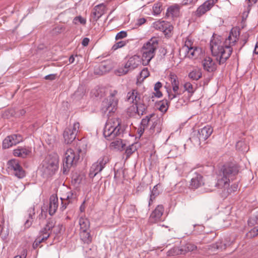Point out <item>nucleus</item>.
Wrapping results in <instances>:
<instances>
[{
	"label": "nucleus",
	"instance_id": "nucleus-12",
	"mask_svg": "<svg viewBox=\"0 0 258 258\" xmlns=\"http://www.w3.org/2000/svg\"><path fill=\"white\" fill-rule=\"evenodd\" d=\"M9 167L14 171V175L19 178H22L25 176V172L19 162L15 159L8 162Z\"/></svg>",
	"mask_w": 258,
	"mask_h": 258
},
{
	"label": "nucleus",
	"instance_id": "nucleus-19",
	"mask_svg": "<svg viewBox=\"0 0 258 258\" xmlns=\"http://www.w3.org/2000/svg\"><path fill=\"white\" fill-rule=\"evenodd\" d=\"M58 206V200L56 195H52L49 198L48 212L50 215H53Z\"/></svg>",
	"mask_w": 258,
	"mask_h": 258
},
{
	"label": "nucleus",
	"instance_id": "nucleus-45",
	"mask_svg": "<svg viewBox=\"0 0 258 258\" xmlns=\"http://www.w3.org/2000/svg\"><path fill=\"white\" fill-rule=\"evenodd\" d=\"M73 22L75 25L80 24L85 25L86 24V19L81 16H79L74 18Z\"/></svg>",
	"mask_w": 258,
	"mask_h": 258
},
{
	"label": "nucleus",
	"instance_id": "nucleus-44",
	"mask_svg": "<svg viewBox=\"0 0 258 258\" xmlns=\"http://www.w3.org/2000/svg\"><path fill=\"white\" fill-rule=\"evenodd\" d=\"M109 161V158L107 155H104L101 157L96 162L100 165L101 167L103 169L106 164Z\"/></svg>",
	"mask_w": 258,
	"mask_h": 258
},
{
	"label": "nucleus",
	"instance_id": "nucleus-42",
	"mask_svg": "<svg viewBox=\"0 0 258 258\" xmlns=\"http://www.w3.org/2000/svg\"><path fill=\"white\" fill-rule=\"evenodd\" d=\"M162 10V4L161 2L155 3L153 7V14L154 15L160 14Z\"/></svg>",
	"mask_w": 258,
	"mask_h": 258
},
{
	"label": "nucleus",
	"instance_id": "nucleus-25",
	"mask_svg": "<svg viewBox=\"0 0 258 258\" xmlns=\"http://www.w3.org/2000/svg\"><path fill=\"white\" fill-rule=\"evenodd\" d=\"M55 222L54 219L50 218L47 220V223L45 225L46 229L49 230H52L54 229V231L57 234L60 232L62 228V225L59 224L57 226H55Z\"/></svg>",
	"mask_w": 258,
	"mask_h": 258
},
{
	"label": "nucleus",
	"instance_id": "nucleus-8",
	"mask_svg": "<svg viewBox=\"0 0 258 258\" xmlns=\"http://www.w3.org/2000/svg\"><path fill=\"white\" fill-rule=\"evenodd\" d=\"M230 180V179L227 178L225 176L220 174L218 177L217 181L216 182H214L209 185L207 191H213L215 190L216 187L222 189L223 191L229 186Z\"/></svg>",
	"mask_w": 258,
	"mask_h": 258
},
{
	"label": "nucleus",
	"instance_id": "nucleus-21",
	"mask_svg": "<svg viewBox=\"0 0 258 258\" xmlns=\"http://www.w3.org/2000/svg\"><path fill=\"white\" fill-rule=\"evenodd\" d=\"M31 153V148L18 147L13 151V154L16 157L23 158H26Z\"/></svg>",
	"mask_w": 258,
	"mask_h": 258
},
{
	"label": "nucleus",
	"instance_id": "nucleus-17",
	"mask_svg": "<svg viewBox=\"0 0 258 258\" xmlns=\"http://www.w3.org/2000/svg\"><path fill=\"white\" fill-rule=\"evenodd\" d=\"M213 129L210 125H206L198 131V137L200 142L205 141L212 134Z\"/></svg>",
	"mask_w": 258,
	"mask_h": 258
},
{
	"label": "nucleus",
	"instance_id": "nucleus-4",
	"mask_svg": "<svg viewBox=\"0 0 258 258\" xmlns=\"http://www.w3.org/2000/svg\"><path fill=\"white\" fill-rule=\"evenodd\" d=\"M158 44L159 40L156 37L151 38L144 44L142 48V61L144 66L148 65L154 57Z\"/></svg>",
	"mask_w": 258,
	"mask_h": 258
},
{
	"label": "nucleus",
	"instance_id": "nucleus-10",
	"mask_svg": "<svg viewBox=\"0 0 258 258\" xmlns=\"http://www.w3.org/2000/svg\"><path fill=\"white\" fill-rule=\"evenodd\" d=\"M117 103L118 100H112L108 97L105 99L101 103L102 113L105 114L107 111H108V113L114 112L116 109Z\"/></svg>",
	"mask_w": 258,
	"mask_h": 258
},
{
	"label": "nucleus",
	"instance_id": "nucleus-49",
	"mask_svg": "<svg viewBox=\"0 0 258 258\" xmlns=\"http://www.w3.org/2000/svg\"><path fill=\"white\" fill-rule=\"evenodd\" d=\"M184 88L185 90L191 94H192L195 92L192 85L189 82L185 83L184 85Z\"/></svg>",
	"mask_w": 258,
	"mask_h": 258
},
{
	"label": "nucleus",
	"instance_id": "nucleus-63",
	"mask_svg": "<svg viewBox=\"0 0 258 258\" xmlns=\"http://www.w3.org/2000/svg\"><path fill=\"white\" fill-rule=\"evenodd\" d=\"M56 78V75L55 74H50L44 77V79L46 80H54Z\"/></svg>",
	"mask_w": 258,
	"mask_h": 258
},
{
	"label": "nucleus",
	"instance_id": "nucleus-38",
	"mask_svg": "<svg viewBox=\"0 0 258 258\" xmlns=\"http://www.w3.org/2000/svg\"><path fill=\"white\" fill-rule=\"evenodd\" d=\"M150 130L153 133H159L161 131L160 120L159 119H156L150 127Z\"/></svg>",
	"mask_w": 258,
	"mask_h": 258
},
{
	"label": "nucleus",
	"instance_id": "nucleus-15",
	"mask_svg": "<svg viewBox=\"0 0 258 258\" xmlns=\"http://www.w3.org/2000/svg\"><path fill=\"white\" fill-rule=\"evenodd\" d=\"M153 27L156 30L162 31L165 35L169 34L173 28L170 23L164 21H156L153 23Z\"/></svg>",
	"mask_w": 258,
	"mask_h": 258
},
{
	"label": "nucleus",
	"instance_id": "nucleus-35",
	"mask_svg": "<svg viewBox=\"0 0 258 258\" xmlns=\"http://www.w3.org/2000/svg\"><path fill=\"white\" fill-rule=\"evenodd\" d=\"M237 188L238 184L237 183L232 184L230 187L229 186L227 188L224 189V190L222 192V197H227L232 192L236 191Z\"/></svg>",
	"mask_w": 258,
	"mask_h": 258
},
{
	"label": "nucleus",
	"instance_id": "nucleus-18",
	"mask_svg": "<svg viewBox=\"0 0 258 258\" xmlns=\"http://www.w3.org/2000/svg\"><path fill=\"white\" fill-rule=\"evenodd\" d=\"M202 66L204 70L210 73L215 72L217 68L216 62L209 56L205 57L202 61Z\"/></svg>",
	"mask_w": 258,
	"mask_h": 258
},
{
	"label": "nucleus",
	"instance_id": "nucleus-58",
	"mask_svg": "<svg viewBox=\"0 0 258 258\" xmlns=\"http://www.w3.org/2000/svg\"><path fill=\"white\" fill-rule=\"evenodd\" d=\"M60 200L61 201V206L60 207V209L61 211H63L65 210L67 207V206L69 205L70 202H69L68 201H67L66 199H63L62 198H60Z\"/></svg>",
	"mask_w": 258,
	"mask_h": 258
},
{
	"label": "nucleus",
	"instance_id": "nucleus-62",
	"mask_svg": "<svg viewBox=\"0 0 258 258\" xmlns=\"http://www.w3.org/2000/svg\"><path fill=\"white\" fill-rule=\"evenodd\" d=\"M146 22V20L144 18H139L137 20V22L136 23V25L140 26L143 24H144Z\"/></svg>",
	"mask_w": 258,
	"mask_h": 258
},
{
	"label": "nucleus",
	"instance_id": "nucleus-40",
	"mask_svg": "<svg viewBox=\"0 0 258 258\" xmlns=\"http://www.w3.org/2000/svg\"><path fill=\"white\" fill-rule=\"evenodd\" d=\"M137 213V210L135 205H131L127 208L126 216L128 218L134 217Z\"/></svg>",
	"mask_w": 258,
	"mask_h": 258
},
{
	"label": "nucleus",
	"instance_id": "nucleus-48",
	"mask_svg": "<svg viewBox=\"0 0 258 258\" xmlns=\"http://www.w3.org/2000/svg\"><path fill=\"white\" fill-rule=\"evenodd\" d=\"M169 254H172L173 255H179L184 254L183 249L179 248L178 247H174L172 249L169 251Z\"/></svg>",
	"mask_w": 258,
	"mask_h": 258
},
{
	"label": "nucleus",
	"instance_id": "nucleus-53",
	"mask_svg": "<svg viewBox=\"0 0 258 258\" xmlns=\"http://www.w3.org/2000/svg\"><path fill=\"white\" fill-rule=\"evenodd\" d=\"M126 44V41H120L119 42H117L115 44H114L112 46V49L114 50H115L117 49L118 48L122 47L123 46H125Z\"/></svg>",
	"mask_w": 258,
	"mask_h": 258
},
{
	"label": "nucleus",
	"instance_id": "nucleus-24",
	"mask_svg": "<svg viewBox=\"0 0 258 258\" xmlns=\"http://www.w3.org/2000/svg\"><path fill=\"white\" fill-rule=\"evenodd\" d=\"M229 245H230L229 242L227 243L221 240H219L215 243L210 245L209 249H211L212 251H214L215 250L222 251L226 249L227 247Z\"/></svg>",
	"mask_w": 258,
	"mask_h": 258
},
{
	"label": "nucleus",
	"instance_id": "nucleus-43",
	"mask_svg": "<svg viewBox=\"0 0 258 258\" xmlns=\"http://www.w3.org/2000/svg\"><path fill=\"white\" fill-rule=\"evenodd\" d=\"M167 92L168 93V100L170 101L181 95V93L178 92V90H177L175 92H173V89L171 90L170 89L167 90Z\"/></svg>",
	"mask_w": 258,
	"mask_h": 258
},
{
	"label": "nucleus",
	"instance_id": "nucleus-31",
	"mask_svg": "<svg viewBox=\"0 0 258 258\" xmlns=\"http://www.w3.org/2000/svg\"><path fill=\"white\" fill-rule=\"evenodd\" d=\"M186 53L185 56L189 58H193L197 57L199 53V49L197 47H192L190 48H187L186 50L184 51Z\"/></svg>",
	"mask_w": 258,
	"mask_h": 258
},
{
	"label": "nucleus",
	"instance_id": "nucleus-34",
	"mask_svg": "<svg viewBox=\"0 0 258 258\" xmlns=\"http://www.w3.org/2000/svg\"><path fill=\"white\" fill-rule=\"evenodd\" d=\"M154 116V114H151L149 116H146L145 118L142 119V121L141 122V130L140 131V133H141V135H142L145 128L147 127L149 122L150 120V118Z\"/></svg>",
	"mask_w": 258,
	"mask_h": 258
},
{
	"label": "nucleus",
	"instance_id": "nucleus-32",
	"mask_svg": "<svg viewBox=\"0 0 258 258\" xmlns=\"http://www.w3.org/2000/svg\"><path fill=\"white\" fill-rule=\"evenodd\" d=\"M138 143H134L126 147L125 151L126 158H128L131 155L138 149Z\"/></svg>",
	"mask_w": 258,
	"mask_h": 258
},
{
	"label": "nucleus",
	"instance_id": "nucleus-37",
	"mask_svg": "<svg viewBox=\"0 0 258 258\" xmlns=\"http://www.w3.org/2000/svg\"><path fill=\"white\" fill-rule=\"evenodd\" d=\"M28 212H29V214H28L29 219H27L25 223V227L27 228H28L29 227H30V226L31 225V224L32 223L33 216L35 214L34 208H30L28 210Z\"/></svg>",
	"mask_w": 258,
	"mask_h": 258
},
{
	"label": "nucleus",
	"instance_id": "nucleus-52",
	"mask_svg": "<svg viewBox=\"0 0 258 258\" xmlns=\"http://www.w3.org/2000/svg\"><path fill=\"white\" fill-rule=\"evenodd\" d=\"M94 74L97 75L101 76L105 74V71L100 68V65L95 67L94 71Z\"/></svg>",
	"mask_w": 258,
	"mask_h": 258
},
{
	"label": "nucleus",
	"instance_id": "nucleus-11",
	"mask_svg": "<svg viewBox=\"0 0 258 258\" xmlns=\"http://www.w3.org/2000/svg\"><path fill=\"white\" fill-rule=\"evenodd\" d=\"M164 211V208L163 205H158L155 209L151 213L148 220L149 223L151 224H153L161 221Z\"/></svg>",
	"mask_w": 258,
	"mask_h": 258
},
{
	"label": "nucleus",
	"instance_id": "nucleus-13",
	"mask_svg": "<svg viewBox=\"0 0 258 258\" xmlns=\"http://www.w3.org/2000/svg\"><path fill=\"white\" fill-rule=\"evenodd\" d=\"M22 141V137L20 135H12L7 137L4 139L3 142V148L8 149L16 145Z\"/></svg>",
	"mask_w": 258,
	"mask_h": 258
},
{
	"label": "nucleus",
	"instance_id": "nucleus-46",
	"mask_svg": "<svg viewBox=\"0 0 258 258\" xmlns=\"http://www.w3.org/2000/svg\"><path fill=\"white\" fill-rule=\"evenodd\" d=\"M258 235V227H255L250 230L247 234L246 237L248 238H252Z\"/></svg>",
	"mask_w": 258,
	"mask_h": 258
},
{
	"label": "nucleus",
	"instance_id": "nucleus-6",
	"mask_svg": "<svg viewBox=\"0 0 258 258\" xmlns=\"http://www.w3.org/2000/svg\"><path fill=\"white\" fill-rule=\"evenodd\" d=\"M80 123L78 121L74 122L72 126L65 129L63 132V136L64 142L69 144L76 139V136L79 131Z\"/></svg>",
	"mask_w": 258,
	"mask_h": 258
},
{
	"label": "nucleus",
	"instance_id": "nucleus-28",
	"mask_svg": "<svg viewBox=\"0 0 258 258\" xmlns=\"http://www.w3.org/2000/svg\"><path fill=\"white\" fill-rule=\"evenodd\" d=\"M80 235L81 239L85 243H89L92 240V237L91 236L88 230L80 231Z\"/></svg>",
	"mask_w": 258,
	"mask_h": 258
},
{
	"label": "nucleus",
	"instance_id": "nucleus-3",
	"mask_svg": "<svg viewBox=\"0 0 258 258\" xmlns=\"http://www.w3.org/2000/svg\"><path fill=\"white\" fill-rule=\"evenodd\" d=\"M59 157L56 154L47 156L42 163L41 171L43 176L47 178L53 175L58 168Z\"/></svg>",
	"mask_w": 258,
	"mask_h": 258
},
{
	"label": "nucleus",
	"instance_id": "nucleus-27",
	"mask_svg": "<svg viewBox=\"0 0 258 258\" xmlns=\"http://www.w3.org/2000/svg\"><path fill=\"white\" fill-rule=\"evenodd\" d=\"M169 80L171 82L173 91L175 92L179 90V82L178 77L174 74H170L169 75Z\"/></svg>",
	"mask_w": 258,
	"mask_h": 258
},
{
	"label": "nucleus",
	"instance_id": "nucleus-23",
	"mask_svg": "<svg viewBox=\"0 0 258 258\" xmlns=\"http://www.w3.org/2000/svg\"><path fill=\"white\" fill-rule=\"evenodd\" d=\"M140 99L141 95L136 90H133L132 91L129 92L127 94V101L134 103V105L138 101H140Z\"/></svg>",
	"mask_w": 258,
	"mask_h": 258
},
{
	"label": "nucleus",
	"instance_id": "nucleus-51",
	"mask_svg": "<svg viewBox=\"0 0 258 258\" xmlns=\"http://www.w3.org/2000/svg\"><path fill=\"white\" fill-rule=\"evenodd\" d=\"M94 74L97 75L101 76L105 74V71L100 68V65L95 67L94 71Z\"/></svg>",
	"mask_w": 258,
	"mask_h": 258
},
{
	"label": "nucleus",
	"instance_id": "nucleus-30",
	"mask_svg": "<svg viewBox=\"0 0 258 258\" xmlns=\"http://www.w3.org/2000/svg\"><path fill=\"white\" fill-rule=\"evenodd\" d=\"M79 222L80 226V231L89 230L90 228V221L87 218L81 217L79 219Z\"/></svg>",
	"mask_w": 258,
	"mask_h": 258
},
{
	"label": "nucleus",
	"instance_id": "nucleus-50",
	"mask_svg": "<svg viewBox=\"0 0 258 258\" xmlns=\"http://www.w3.org/2000/svg\"><path fill=\"white\" fill-rule=\"evenodd\" d=\"M76 194L73 192H70L68 193V195L66 198V200L68 201L70 203H72L76 200Z\"/></svg>",
	"mask_w": 258,
	"mask_h": 258
},
{
	"label": "nucleus",
	"instance_id": "nucleus-60",
	"mask_svg": "<svg viewBox=\"0 0 258 258\" xmlns=\"http://www.w3.org/2000/svg\"><path fill=\"white\" fill-rule=\"evenodd\" d=\"M257 2V0H248L247 3V9L248 13L250 11L251 8L253 6V5H255Z\"/></svg>",
	"mask_w": 258,
	"mask_h": 258
},
{
	"label": "nucleus",
	"instance_id": "nucleus-41",
	"mask_svg": "<svg viewBox=\"0 0 258 258\" xmlns=\"http://www.w3.org/2000/svg\"><path fill=\"white\" fill-rule=\"evenodd\" d=\"M97 249L95 247L88 248L86 250V256L88 258H95L97 256Z\"/></svg>",
	"mask_w": 258,
	"mask_h": 258
},
{
	"label": "nucleus",
	"instance_id": "nucleus-9",
	"mask_svg": "<svg viewBox=\"0 0 258 258\" xmlns=\"http://www.w3.org/2000/svg\"><path fill=\"white\" fill-rule=\"evenodd\" d=\"M141 60L139 56L135 55L128 59L123 68H119L118 69V72L122 75H125L130 70H132L137 68Z\"/></svg>",
	"mask_w": 258,
	"mask_h": 258
},
{
	"label": "nucleus",
	"instance_id": "nucleus-16",
	"mask_svg": "<svg viewBox=\"0 0 258 258\" xmlns=\"http://www.w3.org/2000/svg\"><path fill=\"white\" fill-rule=\"evenodd\" d=\"M205 184L204 177L200 173H196L191 179L189 188L191 189H196Z\"/></svg>",
	"mask_w": 258,
	"mask_h": 258
},
{
	"label": "nucleus",
	"instance_id": "nucleus-26",
	"mask_svg": "<svg viewBox=\"0 0 258 258\" xmlns=\"http://www.w3.org/2000/svg\"><path fill=\"white\" fill-rule=\"evenodd\" d=\"M179 8L177 5L171 6L169 7L166 13V17L172 18L178 17L179 16Z\"/></svg>",
	"mask_w": 258,
	"mask_h": 258
},
{
	"label": "nucleus",
	"instance_id": "nucleus-39",
	"mask_svg": "<svg viewBox=\"0 0 258 258\" xmlns=\"http://www.w3.org/2000/svg\"><path fill=\"white\" fill-rule=\"evenodd\" d=\"M162 86V84L160 82H158L155 84L154 89L156 92L153 93L151 96V98H153L154 96L158 98H160L162 96V92L159 90Z\"/></svg>",
	"mask_w": 258,
	"mask_h": 258
},
{
	"label": "nucleus",
	"instance_id": "nucleus-29",
	"mask_svg": "<svg viewBox=\"0 0 258 258\" xmlns=\"http://www.w3.org/2000/svg\"><path fill=\"white\" fill-rule=\"evenodd\" d=\"M202 76V71L200 69H196L188 74V77L192 80L197 81Z\"/></svg>",
	"mask_w": 258,
	"mask_h": 258
},
{
	"label": "nucleus",
	"instance_id": "nucleus-14",
	"mask_svg": "<svg viewBox=\"0 0 258 258\" xmlns=\"http://www.w3.org/2000/svg\"><path fill=\"white\" fill-rule=\"evenodd\" d=\"M218 0H207L201 5L195 12V15L200 17L207 12L209 11L214 5Z\"/></svg>",
	"mask_w": 258,
	"mask_h": 258
},
{
	"label": "nucleus",
	"instance_id": "nucleus-2",
	"mask_svg": "<svg viewBox=\"0 0 258 258\" xmlns=\"http://www.w3.org/2000/svg\"><path fill=\"white\" fill-rule=\"evenodd\" d=\"M124 130L119 118H112L107 120L104 128L103 135L107 140H112L122 134Z\"/></svg>",
	"mask_w": 258,
	"mask_h": 258
},
{
	"label": "nucleus",
	"instance_id": "nucleus-61",
	"mask_svg": "<svg viewBox=\"0 0 258 258\" xmlns=\"http://www.w3.org/2000/svg\"><path fill=\"white\" fill-rule=\"evenodd\" d=\"M42 242L40 239V237L37 238L33 244V247L34 249H36L39 245V244Z\"/></svg>",
	"mask_w": 258,
	"mask_h": 258
},
{
	"label": "nucleus",
	"instance_id": "nucleus-1",
	"mask_svg": "<svg viewBox=\"0 0 258 258\" xmlns=\"http://www.w3.org/2000/svg\"><path fill=\"white\" fill-rule=\"evenodd\" d=\"M239 31L231 30L228 38L224 42H222L218 38H214L210 42V49L212 55L219 65L226 62L230 57L233 51L232 46L234 45L238 39Z\"/></svg>",
	"mask_w": 258,
	"mask_h": 258
},
{
	"label": "nucleus",
	"instance_id": "nucleus-33",
	"mask_svg": "<svg viewBox=\"0 0 258 258\" xmlns=\"http://www.w3.org/2000/svg\"><path fill=\"white\" fill-rule=\"evenodd\" d=\"M159 184L155 185L152 190L151 191L150 200L149 201V206H150L153 203L154 200L159 195L160 192L158 190Z\"/></svg>",
	"mask_w": 258,
	"mask_h": 258
},
{
	"label": "nucleus",
	"instance_id": "nucleus-57",
	"mask_svg": "<svg viewBox=\"0 0 258 258\" xmlns=\"http://www.w3.org/2000/svg\"><path fill=\"white\" fill-rule=\"evenodd\" d=\"M100 68L103 70H104V71H105L106 73L108 72L111 69V66L109 64L107 63L106 62L102 63L100 64Z\"/></svg>",
	"mask_w": 258,
	"mask_h": 258
},
{
	"label": "nucleus",
	"instance_id": "nucleus-56",
	"mask_svg": "<svg viewBox=\"0 0 258 258\" xmlns=\"http://www.w3.org/2000/svg\"><path fill=\"white\" fill-rule=\"evenodd\" d=\"M149 76V72L147 68H144L140 73V77L143 78V80L147 78Z\"/></svg>",
	"mask_w": 258,
	"mask_h": 258
},
{
	"label": "nucleus",
	"instance_id": "nucleus-20",
	"mask_svg": "<svg viewBox=\"0 0 258 258\" xmlns=\"http://www.w3.org/2000/svg\"><path fill=\"white\" fill-rule=\"evenodd\" d=\"M148 105L144 103V100L142 102L138 101L135 105L132 106V108L134 110V112L137 113L139 115H143L146 113Z\"/></svg>",
	"mask_w": 258,
	"mask_h": 258
},
{
	"label": "nucleus",
	"instance_id": "nucleus-47",
	"mask_svg": "<svg viewBox=\"0 0 258 258\" xmlns=\"http://www.w3.org/2000/svg\"><path fill=\"white\" fill-rule=\"evenodd\" d=\"M193 46V41L188 37L186 38L185 41L184 45L182 47V50H186L187 48H190Z\"/></svg>",
	"mask_w": 258,
	"mask_h": 258
},
{
	"label": "nucleus",
	"instance_id": "nucleus-7",
	"mask_svg": "<svg viewBox=\"0 0 258 258\" xmlns=\"http://www.w3.org/2000/svg\"><path fill=\"white\" fill-rule=\"evenodd\" d=\"M221 175L233 180L234 177L238 174L239 169L237 165L230 163L224 165L221 169Z\"/></svg>",
	"mask_w": 258,
	"mask_h": 258
},
{
	"label": "nucleus",
	"instance_id": "nucleus-64",
	"mask_svg": "<svg viewBox=\"0 0 258 258\" xmlns=\"http://www.w3.org/2000/svg\"><path fill=\"white\" fill-rule=\"evenodd\" d=\"M117 91L116 90H113V91L110 93V95L108 97V98L112 99V100H117L115 97V96L117 94Z\"/></svg>",
	"mask_w": 258,
	"mask_h": 258
},
{
	"label": "nucleus",
	"instance_id": "nucleus-36",
	"mask_svg": "<svg viewBox=\"0 0 258 258\" xmlns=\"http://www.w3.org/2000/svg\"><path fill=\"white\" fill-rule=\"evenodd\" d=\"M158 105L159 106V110L162 112L165 113L169 107V101L167 99H164L160 101L158 103Z\"/></svg>",
	"mask_w": 258,
	"mask_h": 258
},
{
	"label": "nucleus",
	"instance_id": "nucleus-59",
	"mask_svg": "<svg viewBox=\"0 0 258 258\" xmlns=\"http://www.w3.org/2000/svg\"><path fill=\"white\" fill-rule=\"evenodd\" d=\"M127 36V33L126 31H121L118 33L116 36H115V39H123Z\"/></svg>",
	"mask_w": 258,
	"mask_h": 258
},
{
	"label": "nucleus",
	"instance_id": "nucleus-55",
	"mask_svg": "<svg viewBox=\"0 0 258 258\" xmlns=\"http://www.w3.org/2000/svg\"><path fill=\"white\" fill-rule=\"evenodd\" d=\"M197 248V246L195 245L194 244L191 243H187L186 245V249L183 250L184 253H185V251H191L195 249H196Z\"/></svg>",
	"mask_w": 258,
	"mask_h": 258
},
{
	"label": "nucleus",
	"instance_id": "nucleus-5",
	"mask_svg": "<svg viewBox=\"0 0 258 258\" xmlns=\"http://www.w3.org/2000/svg\"><path fill=\"white\" fill-rule=\"evenodd\" d=\"M80 159L79 152H75L72 149H68L64 154V159L63 162V173H65L69 170V168L76 165Z\"/></svg>",
	"mask_w": 258,
	"mask_h": 258
},
{
	"label": "nucleus",
	"instance_id": "nucleus-54",
	"mask_svg": "<svg viewBox=\"0 0 258 258\" xmlns=\"http://www.w3.org/2000/svg\"><path fill=\"white\" fill-rule=\"evenodd\" d=\"M91 168L92 169L93 171H95L96 173H97V174L99 173L100 171H101L103 169L101 167L100 165L97 162L94 163L92 165Z\"/></svg>",
	"mask_w": 258,
	"mask_h": 258
},
{
	"label": "nucleus",
	"instance_id": "nucleus-22",
	"mask_svg": "<svg viewBox=\"0 0 258 258\" xmlns=\"http://www.w3.org/2000/svg\"><path fill=\"white\" fill-rule=\"evenodd\" d=\"M105 6L101 4L96 6L93 9L92 15L95 21H97L104 14Z\"/></svg>",
	"mask_w": 258,
	"mask_h": 258
}]
</instances>
